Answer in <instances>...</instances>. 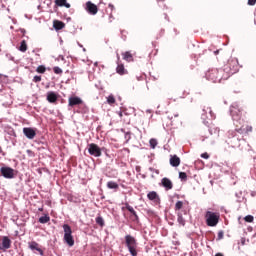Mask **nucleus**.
Here are the masks:
<instances>
[{"label":"nucleus","instance_id":"nucleus-13","mask_svg":"<svg viewBox=\"0 0 256 256\" xmlns=\"http://www.w3.org/2000/svg\"><path fill=\"white\" fill-rule=\"evenodd\" d=\"M29 249H31V251H38V253L43 256V250L41 248H39V243L32 241L29 243Z\"/></svg>","mask_w":256,"mask_h":256},{"label":"nucleus","instance_id":"nucleus-23","mask_svg":"<svg viewBox=\"0 0 256 256\" xmlns=\"http://www.w3.org/2000/svg\"><path fill=\"white\" fill-rule=\"evenodd\" d=\"M108 189H119V184L113 181L107 183Z\"/></svg>","mask_w":256,"mask_h":256},{"label":"nucleus","instance_id":"nucleus-15","mask_svg":"<svg viewBox=\"0 0 256 256\" xmlns=\"http://www.w3.org/2000/svg\"><path fill=\"white\" fill-rule=\"evenodd\" d=\"M170 165L172 167H179V165H181V159L177 155L171 156Z\"/></svg>","mask_w":256,"mask_h":256},{"label":"nucleus","instance_id":"nucleus-20","mask_svg":"<svg viewBox=\"0 0 256 256\" xmlns=\"http://www.w3.org/2000/svg\"><path fill=\"white\" fill-rule=\"evenodd\" d=\"M147 197L150 201H155V199H158L159 196L157 195V192L152 191L147 194Z\"/></svg>","mask_w":256,"mask_h":256},{"label":"nucleus","instance_id":"nucleus-3","mask_svg":"<svg viewBox=\"0 0 256 256\" xmlns=\"http://www.w3.org/2000/svg\"><path fill=\"white\" fill-rule=\"evenodd\" d=\"M221 215L217 212L207 211L205 214L206 224L208 227H217Z\"/></svg>","mask_w":256,"mask_h":256},{"label":"nucleus","instance_id":"nucleus-2","mask_svg":"<svg viewBox=\"0 0 256 256\" xmlns=\"http://www.w3.org/2000/svg\"><path fill=\"white\" fill-rule=\"evenodd\" d=\"M205 77L212 83H221L222 79H229V74H225V70L213 68L206 72Z\"/></svg>","mask_w":256,"mask_h":256},{"label":"nucleus","instance_id":"nucleus-17","mask_svg":"<svg viewBox=\"0 0 256 256\" xmlns=\"http://www.w3.org/2000/svg\"><path fill=\"white\" fill-rule=\"evenodd\" d=\"M47 101H49V103H55V101H57V93L48 92L47 93Z\"/></svg>","mask_w":256,"mask_h":256},{"label":"nucleus","instance_id":"nucleus-24","mask_svg":"<svg viewBox=\"0 0 256 256\" xmlns=\"http://www.w3.org/2000/svg\"><path fill=\"white\" fill-rule=\"evenodd\" d=\"M19 51H21L22 53H25V51H27V42H25V40L21 41Z\"/></svg>","mask_w":256,"mask_h":256},{"label":"nucleus","instance_id":"nucleus-43","mask_svg":"<svg viewBox=\"0 0 256 256\" xmlns=\"http://www.w3.org/2000/svg\"><path fill=\"white\" fill-rule=\"evenodd\" d=\"M119 116H120V117H123V113H122V112H119Z\"/></svg>","mask_w":256,"mask_h":256},{"label":"nucleus","instance_id":"nucleus-14","mask_svg":"<svg viewBox=\"0 0 256 256\" xmlns=\"http://www.w3.org/2000/svg\"><path fill=\"white\" fill-rule=\"evenodd\" d=\"M163 187H165L166 191L173 189V182L169 178H163L161 181Z\"/></svg>","mask_w":256,"mask_h":256},{"label":"nucleus","instance_id":"nucleus-16","mask_svg":"<svg viewBox=\"0 0 256 256\" xmlns=\"http://www.w3.org/2000/svg\"><path fill=\"white\" fill-rule=\"evenodd\" d=\"M55 5L58 7H66V9L71 8V4L67 3V0H55Z\"/></svg>","mask_w":256,"mask_h":256},{"label":"nucleus","instance_id":"nucleus-34","mask_svg":"<svg viewBox=\"0 0 256 256\" xmlns=\"http://www.w3.org/2000/svg\"><path fill=\"white\" fill-rule=\"evenodd\" d=\"M223 237H224L223 231H219V232H218L217 241H221V239H223Z\"/></svg>","mask_w":256,"mask_h":256},{"label":"nucleus","instance_id":"nucleus-41","mask_svg":"<svg viewBox=\"0 0 256 256\" xmlns=\"http://www.w3.org/2000/svg\"><path fill=\"white\" fill-rule=\"evenodd\" d=\"M146 113H152V111L150 109L146 110Z\"/></svg>","mask_w":256,"mask_h":256},{"label":"nucleus","instance_id":"nucleus-19","mask_svg":"<svg viewBox=\"0 0 256 256\" xmlns=\"http://www.w3.org/2000/svg\"><path fill=\"white\" fill-rule=\"evenodd\" d=\"M64 27L65 23L61 21H54V29H56V31H60V29H63Z\"/></svg>","mask_w":256,"mask_h":256},{"label":"nucleus","instance_id":"nucleus-33","mask_svg":"<svg viewBox=\"0 0 256 256\" xmlns=\"http://www.w3.org/2000/svg\"><path fill=\"white\" fill-rule=\"evenodd\" d=\"M179 179H181L182 181L187 179V173L185 172H180L179 173Z\"/></svg>","mask_w":256,"mask_h":256},{"label":"nucleus","instance_id":"nucleus-1","mask_svg":"<svg viewBox=\"0 0 256 256\" xmlns=\"http://www.w3.org/2000/svg\"><path fill=\"white\" fill-rule=\"evenodd\" d=\"M230 115L232 117L233 125L235 126V131L230 130L228 132L227 143L232 147H239L241 145V139L237 137V133H239L240 135H245V133H251V131H253V127H245V121L241 118V108H239V104L233 103L230 106Z\"/></svg>","mask_w":256,"mask_h":256},{"label":"nucleus","instance_id":"nucleus-25","mask_svg":"<svg viewBox=\"0 0 256 256\" xmlns=\"http://www.w3.org/2000/svg\"><path fill=\"white\" fill-rule=\"evenodd\" d=\"M49 221H51V218L48 215L39 218V223L42 224L49 223Z\"/></svg>","mask_w":256,"mask_h":256},{"label":"nucleus","instance_id":"nucleus-44","mask_svg":"<svg viewBox=\"0 0 256 256\" xmlns=\"http://www.w3.org/2000/svg\"><path fill=\"white\" fill-rule=\"evenodd\" d=\"M215 144V142H210V145H214Z\"/></svg>","mask_w":256,"mask_h":256},{"label":"nucleus","instance_id":"nucleus-30","mask_svg":"<svg viewBox=\"0 0 256 256\" xmlns=\"http://www.w3.org/2000/svg\"><path fill=\"white\" fill-rule=\"evenodd\" d=\"M107 102L109 105H113V103H115V97H113V95L108 96Z\"/></svg>","mask_w":256,"mask_h":256},{"label":"nucleus","instance_id":"nucleus-46","mask_svg":"<svg viewBox=\"0 0 256 256\" xmlns=\"http://www.w3.org/2000/svg\"><path fill=\"white\" fill-rule=\"evenodd\" d=\"M85 51H87V49L83 48V52L85 53Z\"/></svg>","mask_w":256,"mask_h":256},{"label":"nucleus","instance_id":"nucleus-21","mask_svg":"<svg viewBox=\"0 0 256 256\" xmlns=\"http://www.w3.org/2000/svg\"><path fill=\"white\" fill-rule=\"evenodd\" d=\"M177 221L179 223V225H182L184 227L185 225V218H183V214H181V212L177 213Z\"/></svg>","mask_w":256,"mask_h":256},{"label":"nucleus","instance_id":"nucleus-48","mask_svg":"<svg viewBox=\"0 0 256 256\" xmlns=\"http://www.w3.org/2000/svg\"><path fill=\"white\" fill-rule=\"evenodd\" d=\"M233 73H235V72H231V75H233Z\"/></svg>","mask_w":256,"mask_h":256},{"label":"nucleus","instance_id":"nucleus-6","mask_svg":"<svg viewBox=\"0 0 256 256\" xmlns=\"http://www.w3.org/2000/svg\"><path fill=\"white\" fill-rule=\"evenodd\" d=\"M0 173L4 179H14L15 178V170L11 167H1Z\"/></svg>","mask_w":256,"mask_h":256},{"label":"nucleus","instance_id":"nucleus-4","mask_svg":"<svg viewBox=\"0 0 256 256\" xmlns=\"http://www.w3.org/2000/svg\"><path fill=\"white\" fill-rule=\"evenodd\" d=\"M126 247L132 256H137V240L131 235L125 236Z\"/></svg>","mask_w":256,"mask_h":256},{"label":"nucleus","instance_id":"nucleus-7","mask_svg":"<svg viewBox=\"0 0 256 256\" xmlns=\"http://www.w3.org/2000/svg\"><path fill=\"white\" fill-rule=\"evenodd\" d=\"M201 119L203 120V123L205 125H207V123H209L207 121V119L209 121H211V119H215V115L213 114V110H211V108H209V107H205L203 109V113H202Z\"/></svg>","mask_w":256,"mask_h":256},{"label":"nucleus","instance_id":"nucleus-9","mask_svg":"<svg viewBox=\"0 0 256 256\" xmlns=\"http://www.w3.org/2000/svg\"><path fill=\"white\" fill-rule=\"evenodd\" d=\"M85 10L90 15H97L99 9L97 8V5L93 4V2L88 1L86 2Z\"/></svg>","mask_w":256,"mask_h":256},{"label":"nucleus","instance_id":"nucleus-31","mask_svg":"<svg viewBox=\"0 0 256 256\" xmlns=\"http://www.w3.org/2000/svg\"><path fill=\"white\" fill-rule=\"evenodd\" d=\"M253 216L252 215H247L246 217H244V220L246 221V223H253Z\"/></svg>","mask_w":256,"mask_h":256},{"label":"nucleus","instance_id":"nucleus-49","mask_svg":"<svg viewBox=\"0 0 256 256\" xmlns=\"http://www.w3.org/2000/svg\"><path fill=\"white\" fill-rule=\"evenodd\" d=\"M0 251H1V243H0Z\"/></svg>","mask_w":256,"mask_h":256},{"label":"nucleus","instance_id":"nucleus-37","mask_svg":"<svg viewBox=\"0 0 256 256\" xmlns=\"http://www.w3.org/2000/svg\"><path fill=\"white\" fill-rule=\"evenodd\" d=\"M256 4V0H248V5L253 7Z\"/></svg>","mask_w":256,"mask_h":256},{"label":"nucleus","instance_id":"nucleus-42","mask_svg":"<svg viewBox=\"0 0 256 256\" xmlns=\"http://www.w3.org/2000/svg\"><path fill=\"white\" fill-rule=\"evenodd\" d=\"M215 256H223V254H221V253H217Z\"/></svg>","mask_w":256,"mask_h":256},{"label":"nucleus","instance_id":"nucleus-36","mask_svg":"<svg viewBox=\"0 0 256 256\" xmlns=\"http://www.w3.org/2000/svg\"><path fill=\"white\" fill-rule=\"evenodd\" d=\"M33 81L34 83H39L41 81V76H34Z\"/></svg>","mask_w":256,"mask_h":256},{"label":"nucleus","instance_id":"nucleus-5","mask_svg":"<svg viewBox=\"0 0 256 256\" xmlns=\"http://www.w3.org/2000/svg\"><path fill=\"white\" fill-rule=\"evenodd\" d=\"M63 229L65 243H67L69 247H73L75 245V240L73 239V230H71V226H69V224H64Z\"/></svg>","mask_w":256,"mask_h":256},{"label":"nucleus","instance_id":"nucleus-47","mask_svg":"<svg viewBox=\"0 0 256 256\" xmlns=\"http://www.w3.org/2000/svg\"><path fill=\"white\" fill-rule=\"evenodd\" d=\"M175 117H179V115H178V114H175Z\"/></svg>","mask_w":256,"mask_h":256},{"label":"nucleus","instance_id":"nucleus-26","mask_svg":"<svg viewBox=\"0 0 256 256\" xmlns=\"http://www.w3.org/2000/svg\"><path fill=\"white\" fill-rule=\"evenodd\" d=\"M97 225H100V227H103L105 225V221L103 220V217L99 216L96 218Z\"/></svg>","mask_w":256,"mask_h":256},{"label":"nucleus","instance_id":"nucleus-22","mask_svg":"<svg viewBox=\"0 0 256 256\" xmlns=\"http://www.w3.org/2000/svg\"><path fill=\"white\" fill-rule=\"evenodd\" d=\"M116 71L119 75H125V66H123V64H118Z\"/></svg>","mask_w":256,"mask_h":256},{"label":"nucleus","instance_id":"nucleus-8","mask_svg":"<svg viewBox=\"0 0 256 256\" xmlns=\"http://www.w3.org/2000/svg\"><path fill=\"white\" fill-rule=\"evenodd\" d=\"M88 153L93 157H101V148L97 146V144H89L88 145Z\"/></svg>","mask_w":256,"mask_h":256},{"label":"nucleus","instance_id":"nucleus-18","mask_svg":"<svg viewBox=\"0 0 256 256\" xmlns=\"http://www.w3.org/2000/svg\"><path fill=\"white\" fill-rule=\"evenodd\" d=\"M122 57L124 61H127L128 63H131V61H133V54H131V52L129 51L122 53Z\"/></svg>","mask_w":256,"mask_h":256},{"label":"nucleus","instance_id":"nucleus-32","mask_svg":"<svg viewBox=\"0 0 256 256\" xmlns=\"http://www.w3.org/2000/svg\"><path fill=\"white\" fill-rule=\"evenodd\" d=\"M54 73H56V75H61V73H63V70L60 67H54Z\"/></svg>","mask_w":256,"mask_h":256},{"label":"nucleus","instance_id":"nucleus-10","mask_svg":"<svg viewBox=\"0 0 256 256\" xmlns=\"http://www.w3.org/2000/svg\"><path fill=\"white\" fill-rule=\"evenodd\" d=\"M7 249H11V239L7 236L2 237L1 251H7Z\"/></svg>","mask_w":256,"mask_h":256},{"label":"nucleus","instance_id":"nucleus-28","mask_svg":"<svg viewBox=\"0 0 256 256\" xmlns=\"http://www.w3.org/2000/svg\"><path fill=\"white\" fill-rule=\"evenodd\" d=\"M126 209L129 211V213H131L132 215H134V217H137V212L135 211V209H133L132 206H126Z\"/></svg>","mask_w":256,"mask_h":256},{"label":"nucleus","instance_id":"nucleus-11","mask_svg":"<svg viewBox=\"0 0 256 256\" xmlns=\"http://www.w3.org/2000/svg\"><path fill=\"white\" fill-rule=\"evenodd\" d=\"M23 133L27 139H35V135H37L33 128H23Z\"/></svg>","mask_w":256,"mask_h":256},{"label":"nucleus","instance_id":"nucleus-27","mask_svg":"<svg viewBox=\"0 0 256 256\" xmlns=\"http://www.w3.org/2000/svg\"><path fill=\"white\" fill-rule=\"evenodd\" d=\"M183 208V201H178L175 204V211H179Z\"/></svg>","mask_w":256,"mask_h":256},{"label":"nucleus","instance_id":"nucleus-39","mask_svg":"<svg viewBox=\"0 0 256 256\" xmlns=\"http://www.w3.org/2000/svg\"><path fill=\"white\" fill-rule=\"evenodd\" d=\"M108 7L111 9V11L115 9V6H113V4H109Z\"/></svg>","mask_w":256,"mask_h":256},{"label":"nucleus","instance_id":"nucleus-35","mask_svg":"<svg viewBox=\"0 0 256 256\" xmlns=\"http://www.w3.org/2000/svg\"><path fill=\"white\" fill-rule=\"evenodd\" d=\"M37 72H38V73H45V67L39 66V67L37 68Z\"/></svg>","mask_w":256,"mask_h":256},{"label":"nucleus","instance_id":"nucleus-38","mask_svg":"<svg viewBox=\"0 0 256 256\" xmlns=\"http://www.w3.org/2000/svg\"><path fill=\"white\" fill-rule=\"evenodd\" d=\"M202 159H209V154L208 153H203L201 155Z\"/></svg>","mask_w":256,"mask_h":256},{"label":"nucleus","instance_id":"nucleus-29","mask_svg":"<svg viewBox=\"0 0 256 256\" xmlns=\"http://www.w3.org/2000/svg\"><path fill=\"white\" fill-rule=\"evenodd\" d=\"M149 143H150V147L152 149H155L157 147V140L156 139H153V138L150 139Z\"/></svg>","mask_w":256,"mask_h":256},{"label":"nucleus","instance_id":"nucleus-40","mask_svg":"<svg viewBox=\"0 0 256 256\" xmlns=\"http://www.w3.org/2000/svg\"><path fill=\"white\" fill-rule=\"evenodd\" d=\"M97 65H99V62L94 63V67H97Z\"/></svg>","mask_w":256,"mask_h":256},{"label":"nucleus","instance_id":"nucleus-12","mask_svg":"<svg viewBox=\"0 0 256 256\" xmlns=\"http://www.w3.org/2000/svg\"><path fill=\"white\" fill-rule=\"evenodd\" d=\"M81 103H83V100L77 96L69 98V107H75V105H81Z\"/></svg>","mask_w":256,"mask_h":256},{"label":"nucleus","instance_id":"nucleus-45","mask_svg":"<svg viewBox=\"0 0 256 256\" xmlns=\"http://www.w3.org/2000/svg\"><path fill=\"white\" fill-rule=\"evenodd\" d=\"M78 45H79L80 47H83V45H81L79 42H78Z\"/></svg>","mask_w":256,"mask_h":256}]
</instances>
